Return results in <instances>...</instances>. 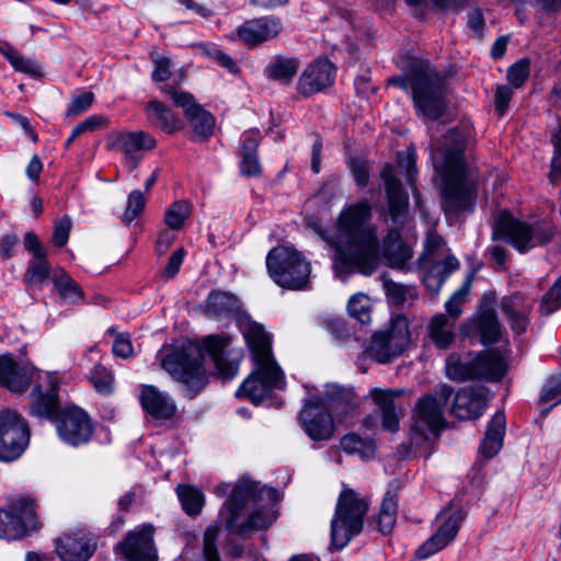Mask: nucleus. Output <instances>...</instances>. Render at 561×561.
Returning <instances> with one entry per match:
<instances>
[{
    "label": "nucleus",
    "instance_id": "obj_1",
    "mask_svg": "<svg viewBox=\"0 0 561 561\" xmlns=\"http://www.w3.org/2000/svg\"><path fill=\"white\" fill-rule=\"evenodd\" d=\"M466 140L461 129L451 128L431 146L433 167L443 182V209L450 224L462 213L472 211L477 197L476 183L465 159Z\"/></svg>",
    "mask_w": 561,
    "mask_h": 561
},
{
    "label": "nucleus",
    "instance_id": "obj_2",
    "mask_svg": "<svg viewBox=\"0 0 561 561\" xmlns=\"http://www.w3.org/2000/svg\"><path fill=\"white\" fill-rule=\"evenodd\" d=\"M371 208L363 201L350 206L339 217V233L333 267L342 280L354 272L370 275L379 264L376 231L367 225Z\"/></svg>",
    "mask_w": 561,
    "mask_h": 561
},
{
    "label": "nucleus",
    "instance_id": "obj_3",
    "mask_svg": "<svg viewBox=\"0 0 561 561\" xmlns=\"http://www.w3.org/2000/svg\"><path fill=\"white\" fill-rule=\"evenodd\" d=\"M230 342L227 334L209 335L203 340V347L190 346L162 356L161 365L183 385L184 396L193 399L207 381L203 350L210 356L224 379H232L238 374L241 355L228 352Z\"/></svg>",
    "mask_w": 561,
    "mask_h": 561
},
{
    "label": "nucleus",
    "instance_id": "obj_4",
    "mask_svg": "<svg viewBox=\"0 0 561 561\" xmlns=\"http://www.w3.org/2000/svg\"><path fill=\"white\" fill-rule=\"evenodd\" d=\"M243 336L251 351L255 368L237 390V397H244L254 404L268 398L274 389H284V373L272 355V341L263 325L248 322Z\"/></svg>",
    "mask_w": 561,
    "mask_h": 561
},
{
    "label": "nucleus",
    "instance_id": "obj_5",
    "mask_svg": "<svg viewBox=\"0 0 561 561\" xmlns=\"http://www.w3.org/2000/svg\"><path fill=\"white\" fill-rule=\"evenodd\" d=\"M400 67L403 76L389 79V84L411 92L417 114L430 118H439L446 108L445 78L428 60L416 57L402 58Z\"/></svg>",
    "mask_w": 561,
    "mask_h": 561
},
{
    "label": "nucleus",
    "instance_id": "obj_6",
    "mask_svg": "<svg viewBox=\"0 0 561 561\" xmlns=\"http://www.w3.org/2000/svg\"><path fill=\"white\" fill-rule=\"evenodd\" d=\"M266 501L275 503L278 501V492L273 488L260 486L259 483L242 478L234 484L230 497L225 503L229 517L226 519V528L238 535H245L254 530L265 529L276 519L271 508L262 506L252 512L244 522L240 516L248 503Z\"/></svg>",
    "mask_w": 561,
    "mask_h": 561
},
{
    "label": "nucleus",
    "instance_id": "obj_7",
    "mask_svg": "<svg viewBox=\"0 0 561 561\" xmlns=\"http://www.w3.org/2000/svg\"><path fill=\"white\" fill-rule=\"evenodd\" d=\"M454 393L453 387L439 385L433 396L419 399L410 431V447H423L430 434L438 433L445 426L444 408Z\"/></svg>",
    "mask_w": 561,
    "mask_h": 561
},
{
    "label": "nucleus",
    "instance_id": "obj_8",
    "mask_svg": "<svg viewBox=\"0 0 561 561\" xmlns=\"http://www.w3.org/2000/svg\"><path fill=\"white\" fill-rule=\"evenodd\" d=\"M368 501L353 489L344 488L337 499L331 520V548L343 549L350 540L363 530Z\"/></svg>",
    "mask_w": 561,
    "mask_h": 561
},
{
    "label": "nucleus",
    "instance_id": "obj_9",
    "mask_svg": "<svg viewBox=\"0 0 561 561\" xmlns=\"http://www.w3.org/2000/svg\"><path fill=\"white\" fill-rule=\"evenodd\" d=\"M411 345V331L407 317H392L388 324L375 331L365 354L378 364H389L401 357Z\"/></svg>",
    "mask_w": 561,
    "mask_h": 561
},
{
    "label": "nucleus",
    "instance_id": "obj_10",
    "mask_svg": "<svg viewBox=\"0 0 561 561\" xmlns=\"http://www.w3.org/2000/svg\"><path fill=\"white\" fill-rule=\"evenodd\" d=\"M556 227L548 221L528 224L520 221L508 213H501L494 225V238L510 241L518 251L548 243L556 234Z\"/></svg>",
    "mask_w": 561,
    "mask_h": 561
},
{
    "label": "nucleus",
    "instance_id": "obj_11",
    "mask_svg": "<svg viewBox=\"0 0 561 561\" xmlns=\"http://www.w3.org/2000/svg\"><path fill=\"white\" fill-rule=\"evenodd\" d=\"M266 267L273 280L284 288L304 289L309 283L310 264L295 249H272L266 256Z\"/></svg>",
    "mask_w": 561,
    "mask_h": 561
},
{
    "label": "nucleus",
    "instance_id": "obj_12",
    "mask_svg": "<svg viewBox=\"0 0 561 561\" xmlns=\"http://www.w3.org/2000/svg\"><path fill=\"white\" fill-rule=\"evenodd\" d=\"M507 369L506 358L495 350L482 352L469 362L449 357L446 363V376L459 382L474 379L500 381Z\"/></svg>",
    "mask_w": 561,
    "mask_h": 561
},
{
    "label": "nucleus",
    "instance_id": "obj_13",
    "mask_svg": "<svg viewBox=\"0 0 561 561\" xmlns=\"http://www.w3.org/2000/svg\"><path fill=\"white\" fill-rule=\"evenodd\" d=\"M30 443V427L24 417L11 410L0 411V460L13 461Z\"/></svg>",
    "mask_w": 561,
    "mask_h": 561
},
{
    "label": "nucleus",
    "instance_id": "obj_14",
    "mask_svg": "<svg viewBox=\"0 0 561 561\" xmlns=\"http://www.w3.org/2000/svg\"><path fill=\"white\" fill-rule=\"evenodd\" d=\"M466 513L461 508L446 507L436 516L437 529L415 551V558L425 560L450 545L457 537Z\"/></svg>",
    "mask_w": 561,
    "mask_h": 561
},
{
    "label": "nucleus",
    "instance_id": "obj_15",
    "mask_svg": "<svg viewBox=\"0 0 561 561\" xmlns=\"http://www.w3.org/2000/svg\"><path fill=\"white\" fill-rule=\"evenodd\" d=\"M59 438L67 445L78 447L88 444L94 425L88 413L78 407H66L55 421Z\"/></svg>",
    "mask_w": 561,
    "mask_h": 561
},
{
    "label": "nucleus",
    "instance_id": "obj_16",
    "mask_svg": "<svg viewBox=\"0 0 561 561\" xmlns=\"http://www.w3.org/2000/svg\"><path fill=\"white\" fill-rule=\"evenodd\" d=\"M153 533L151 525H142L128 531L115 547L116 553L126 561H157Z\"/></svg>",
    "mask_w": 561,
    "mask_h": 561
},
{
    "label": "nucleus",
    "instance_id": "obj_17",
    "mask_svg": "<svg viewBox=\"0 0 561 561\" xmlns=\"http://www.w3.org/2000/svg\"><path fill=\"white\" fill-rule=\"evenodd\" d=\"M300 421L306 434L312 440H329L333 436V419L324 410L321 397H313L306 402L300 412Z\"/></svg>",
    "mask_w": 561,
    "mask_h": 561
},
{
    "label": "nucleus",
    "instance_id": "obj_18",
    "mask_svg": "<svg viewBox=\"0 0 561 561\" xmlns=\"http://www.w3.org/2000/svg\"><path fill=\"white\" fill-rule=\"evenodd\" d=\"M37 369L25 363L16 362L12 355H0V386L11 392L23 393L32 382L37 381Z\"/></svg>",
    "mask_w": 561,
    "mask_h": 561
},
{
    "label": "nucleus",
    "instance_id": "obj_19",
    "mask_svg": "<svg viewBox=\"0 0 561 561\" xmlns=\"http://www.w3.org/2000/svg\"><path fill=\"white\" fill-rule=\"evenodd\" d=\"M495 295H483L478 313L468 322V329L480 336L482 344H494L501 336V323L494 309Z\"/></svg>",
    "mask_w": 561,
    "mask_h": 561
},
{
    "label": "nucleus",
    "instance_id": "obj_20",
    "mask_svg": "<svg viewBox=\"0 0 561 561\" xmlns=\"http://www.w3.org/2000/svg\"><path fill=\"white\" fill-rule=\"evenodd\" d=\"M386 191L389 215L396 226H402L409 214V196L404 191L396 169L386 164L380 174Z\"/></svg>",
    "mask_w": 561,
    "mask_h": 561
},
{
    "label": "nucleus",
    "instance_id": "obj_21",
    "mask_svg": "<svg viewBox=\"0 0 561 561\" xmlns=\"http://www.w3.org/2000/svg\"><path fill=\"white\" fill-rule=\"evenodd\" d=\"M336 69L328 59H317L301 73L297 89L304 96L321 92L333 84Z\"/></svg>",
    "mask_w": 561,
    "mask_h": 561
},
{
    "label": "nucleus",
    "instance_id": "obj_22",
    "mask_svg": "<svg viewBox=\"0 0 561 561\" xmlns=\"http://www.w3.org/2000/svg\"><path fill=\"white\" fill-rule=\"evenodd\" d=\"M321 399L324 410L339 422L346 420L359 405V399L353 388L336 383L327 385L324 397Z\"/></svg>",
    "mask_w": 561,
    "mask_h": 561
},
{
    "label": "nucleus",
    "instance_id": "obj_23",
    "mask_svg": "<svg viewBox=\"0 0 561 561\" xmlns=\"http://www.w3.org/2000/svg\"><path fill=\"white\" fill-rule=\"evenodd\" d=\"M489 389L484 386L460 389L454 399L451 414L459 420L480 417L488 402Z\"/></svg>",
    "mask_w": 561,
    "mask_h": 561
},
{
    "label": "nucleus",
    "instance_id": "obj_24",
    "mask_svg": "<svg viewBox=\"0 0 561 561\" xmlns=\"http://www.w3.org/2000/svg\"><path fill=\"white\" fill-rule=\"evenodd\" d=\"M48 379L47 388H44L43 383L35 382L34 389L31 393V415L38 419H47L56 421L60 413V404L58 398V385L51 380L49 375L46 376Z\"/></svg>",
    "mask_w": 561,
    "mask_h": 561
},
{
    "label": "nucleus",
    "instance_id": "obj_25",
    "mask_svg": "<svg viewBox=\"0 0 561 561\" xmlns=\"http://www.w3.org/2000/svg\"><path fill=\"white\" fill-rule=\"evenodd\" d=\"M402 393V390L382 388H374L369 391V397L381 413V425L386 431L396 433L400 428V417L403 414V408L398 400Z\"/></svg>",
    "mask_w": 561,
    "mask_h": 561
},
{
    "label": "nucleus",
    "instance_id": "obj_26",
    "mask_svg": "<svg viewBox=\"0 0 561 561\" xmlns=\"http://www.w3.org/2000/svg\"><path fill=\"white\" fill-rule=\"evenodd\" d=\"M283 30L282 20L277 16H262L244 22L237 28L240 41L247 45H257L275 38Z\"/></svg>",
    "mask_w": 561,
    "mask_h": 561
},
{
    "label": "nucleus",
    "instance_id": "obj_27",
    "mask_svg": "<svg viewBox=\"0 0 561 561\" xmlns=\"http://www.w3.org/2000/svg\"><path fill=\"white\" fill-rule=\"evenodd\" d=\"M501 310L505 316L511 330L516 335H522L527 331L530 323V313L534 301L525 298L520 293H514L504 296L501 299Z\"/></svg>",
    "mask_w": 561,
    "mask_h": 561
},
{
    "label": "nucleus",
    "instance_id": "obj_28",
    "mask_svg": "<svg viewBox=\"0 0 561 561\" xmlns=\"http://www.w3.org/2000/svg\"><path fill=\"white\" fill-rule=\"evenodd\" d=\"M139 401L144 411L154 420H170L176 413L173 398L152 385L141 387Z\"/></svg>",
    "mask_w": 561,
    "mask_h": 561
},
{
    "label": "nucleus",
    "instance_id": "obj_29",
    "mask_svg": "<svg viewBox=\"0 0 561 561\" xmlns=\"http://www.w3.org/2000/svg\"><path fill=\"white\" fill-rule=\"evenodd\" d=\"M55 550L62 561H88L95 551V542L79 531L58 538Z\"/></svg>",
    "mask_w": 561,
    "mask_h": 561
},
{
    "label": "nucleus",
    "instance_id": "obj_30",
    "mask_svg": "<svg viewBox=\"0 0 561 561\" xmlns=\"http://www.w3.org/2000/svg\"><path fill=\"white\" fill-rule=\"evenodd\" d=\"M382 254L393 268L403 270L412 257L411 248L403 242L399 230L391 229L383 239Z\"/></svg>",
    "mask_w": 561,
    "mask_h": 561
},
{
    "label": "nucleus",
    "instance_id": "obj_31",
    "mask_svg": "<svg viewBox=\"0 0 561 561\" xmlns=\"http://www.w3.org/2000/svg\"><path fill=\"white\" fill-rule=\"evenodd\" d=\"M260 133L248 130L242 135L240 172L243 176H259L262 173L257 157Z\"/></svg>",
    "mask_w": 561,
    "mask_h": 561
},
{
    "label": "nucleus",
    "instance_id": "obj_32",
    "mask_svg": "<svg viewBox=\"0 0 561 561\" xmlns=\"http://www.w3.org/2000/svg\"><path fill=\"white\" fill-rule=\"evenodd\" d=\"M145 113L148 122L165 131L167 134H173L181 129L182 123L173 111L158 100H151L145 107Z\"/></svg>",
    "mask_w": 561,
    "mask_h": 561
},
{
    "label": "nucleus",
    "instance_id": "obj_33",
    "mask_svg": "<svg viewBox=\"0 0 561 561\" xmlns=\"http://www.w3.org/2000/svg\"><path fill=\"white\" fill-rule=\"evenodd\" d=\"M186 119L193 129V139L205 140L214 130V116L204 110L193 99L187 106L183 107Z\"/></svg>",
    "mask_w": 561,
    "mask_h": 561
},
{
    "label": "nucleus",
    "instance_id": "obj_34",
    "mask_svg": "<svg viewBox=\"0 0 561 561\" xmlns=\"http://www.w3.org/2000/svg\"><path fill=\"white\" fill-rule=\"evenodd\" d=\"M460 263L454 255H448L442 261L433 263L423 276L424 286L437 294L446 279L459 268Z\"/></svg>",
    "mask_w": 561,
    "mask_h": 561
},
{
    "label": "nucleus",
    "instance_id": "obj_35",
    "mask_svg": "<svg viewBox=\"0 0 561 561\" xmlns=\"http://www.w3.org/2000/svg\"><path fill=\"white\" fill-rule=\"evenodd\" d=\"M505 427V414L503 412H496L488 425L480 447L485 458L494 457L502 448Z\"/></svg>",
    "mask_w": 561,
    "mask_h": 561
},
{
    "label": "nucleus",
    "instance_id": "obj_36",
    "mask_svg": "<svg viewBox=\"0 0 561 561\" xmlns=\"http://www.w3.org/2000/svg\"><path fill=\"white\" fill-rule=\"evenodd\" d=\"M428 335L437 348L446 350L455 341L456 322L444 313L436 314L428 324Z\"/></svg>",
    "mask_w": 561,
    "mask_h": 561
},
{
    "label": "nucleus",
    "instance_id": "obj_37",
    "mask_svg": "<svg viewBox=\"0 0 561 561\" xmlns=\"http://www.w3.org/2000/svg\"><path fill=\"white\" fill-rule=\"evenodd\" d=\"M116 145L122 151L130 157L133 167L136 168L138 160L131 157V154L154 148L157 141L150 134L140 130L135 133L119 134L116 139Z\"/></svg>",
    "mask_w": 561,
    "mask_h": 561
},
{
    "label": "nucleus",
    "instance_id": "obj_38",
    "mask_svg": "<svg viewBox=\"0 0 561 561\" xmlns=\"http://www.w3.org/2000/svg\"><path fill=\"white\" fill-rule=\"evenodd\" d=\"M299 66L300 61L297 58L276 56L265 68V73L272 80L289 83L296 76Z\"/></svg>",
    "mask_w": 561,
    "mask_h": 561
},
{
    "label": "nucleus",
    "instance_id": "obj_39",
    "mask_svg": "<svg viewBox=\"0 0 561 561\" xmlns=\"http://www.w3.org/2000/svg\"><path fill=\"white\" fill-rule=\"evenodd\" d=\"M240 307L238 297L227 291H211L206 301V312L215 316H226Z\"/></svg>",
    "mask_w": 561,
    "mask_h": 561
},
{
    "label": "nucleus",
    "instance_id": "obj_40",
    "mask_svg": "<svg viewBox=\"0 0 561 561\" xmlns=\"http://www.w3.org/2000/svg\"><path fill=\"white\" fill-rule=\"evenodd\" d=\"M398 515V500L394 492L387 491L378 514V530L383 535L390 534L396 525Z\"/></svg>",
    "mask_w": 561,
    "mask_h": 561
},
{
    "label": "nucleus",
    "instance_id": "obj_41",
    "mask_svg": "<svg viewBox=\"0 0 561 561\" xmlns=\"http://www.w3.org/2000/svg\"><path fill=\"white\" fill-rule=\"evenodd\" d=\"M14 513L8 512L7 514L10 517H14L18 519L21 526V531L16 536L21 538L27 529H33L36 527V516H35V504L32 499L21 497L13 504Z\"/></svg>",
    "mask_w": 561,
    "mask_h": 561
},
{
    "label": "nucleus",
    "instance_id": "obj_42",
    "mask_svg": "<svg viewBox=\"0 0 561 561\" xmlns=\"http://www.w3.org/2000/svg\"><path fill=\"white\" fill-rule=\"evenodd\" d=\"M382 287L390 304L402 306L417 297L414 286L397 283L387 275L381 276Z\"/></svg>",
    "mask_w": 561,
    "mask_h": 561
},
{
    "label": "nucleus",
    "instance_id": "obj_43",
    "mask_svg": "<svg viewBox=\"0 0 561 561\" xmlns=\"http://www.w3.org/2000/svg\"><path fill=\"white\" fill-rule=\"evenodd\" d=\"M176 494L186 514L194 516L201 512L204 504V495L198 489L180 484L176 488Z\"/></svg>",
    "mask_w": 561,
    "mask_h": 561
},
{
    "label": "nucleus",
    "instance_id": "obj_44",
    "mask_svg": "<svg viewBox=\"0 0 561 561\" xmlns=\"http://www.w3.org/2000/svg\"><path fill=\"white\" fill-rule=\"evenodd\" d=\"M194 48L197 49L199 55L213 59L218 65L226 68L230 73L237 75L240 71V68L233 61V59L225 51L219 49L215 44L199 43L195 44Z\"/></svg>",
    "mask_w": 561,
    "mask_h": 561
},
{
    "label": "nucleus",
    "instance_id": "obj_45",
    "mask_svg": "<svg viewBox=\"0 0 561 561\" xmlns=\"http://www.w3.org/2000/svg\"><path fill=\"white\" fill-rule=\"evenodd\" d=\"M53 282L55 288L64 300L75 304L82 299V290L80 286L64 271L56 274Z\"/></svg>",
    "mask_w": 561,
    "mask_h": 561
},
{
    "label": "nucleus",
    "instance_id": "obj_46",
    "mask_svg": "<svg viewBox=\"0 0 561 561\" xmlns=\"http://www.w3.org/2000/svg\"><path fill=\"white\" fill-rule=\"evenodd\" d=\"M373 304L367 295L356 294L351 297L347 310L352 318L362 324H368L371 320Z\"/></svg>",
    "mask_w": 561,
    "mask_h": 561
},
{
    "label": "nucleus",
    "instance_id": "obj_47",
    "mask_svg": "<svg viewBox=\"0 0 561 561\" xmlns=\"http://www.w3.org/2000/svg\"><path fill=\"white\" fill-rule=\"evenodd\" d=\"M50 275V267L46 256L33 257L25 272V283L28 286H42Z\"/></svg>",
    "mask_w": 561,
    "mask_h": 561
},
{
    "label": "nucleus",
    "instance_id": "obj_48",
    "mask_svg": "<svg viewBox=\"0 0 561 561\" xmlns=\"http://www.w3.org/2000/svg\"><path fill=\"white\" fill-rule=\"evenodd\" d=\"M472 276H468L459 289H457L445 304L446 316L456 320L462 313L461 306L467 301L470 291Z\"/></svg>",
    "mask_w": 561,
    "mask_h": 561
},
{
    "label": "nucleus",
    "instance_id": "obj_49",
    "mask_svg": "<svg viewBox=\"0 0 561 561\" xmlns=\"http://www.w3.org/2000/svg\"><path fill=\"white\" fill-rule=\"evenodd\" d=\"M398 164L400 170L404 173L408 184L411 186L413 191V195L415 198H419V193L414 187V183L416 180V153L414 149H409L407 151H400L397 154Z\"/></svg>",
    "mask_w": 561,
    "mask_h": 561
},
{
    "label": "nucleus",
    "instance_id": "obj_50",
    "mask_svg": "<svg viewBox=\"0 0 561 561\" xmlns=\"http://www.w3.org/2000/svg\"><path fill=\"white\" fill-rule=\"evenodd\" d=\"M4 56L15 70L31 77H39L42 75V68L35 60L24 57L13 48L8 49Z\"/></svg>",
    "mask_w": 561,
    "mask_h": 561
},
{
    "label": "nucleus",
    "instance_id": "obj_51",
    "mask_svg": "<svg viewBox=\"0 0 561 561\" xmlns=\"http://www.w3.org/2000/svg\"><path fill=\"white\" fill-rule=\"evenodd\" d=\"M540 403L556 407L561 403V373L551 376L541 389Z\"/></svg>",
    "mask_w": 561,
    "mask_h": 561
},
{
    "label": "nucleus",
    "instance_id": "obj_52",
    "mask_svg": "<svg viewBox=\"0 0 561 561\" xmlns=\"http://www.w3.org/2000/svg\"><path fill=\"white\" fill-rule=\"evenodd\" d=\"M191 214V205L186 201L173 203L164 216L165 224L171 229H180Z\"/></svg>",
    "mask_w": 561,
    "mask_h": 561
},
{
    "label": "nucleus",
    "instance_id": "obj_53",
    "mask_svg": "<svg viewBox=\"0 0 561 561\" xmlns=\"http://www.w3.org/2000/svg\"><path fill=\"white\" fill-rule=\"evenodd\" d=\"M561 307V276L553 283L551 288L543 295L540 302V312L550 316Z\"/></svg>",
    "mask_w": 561,
    "mask_h": 561
},
{
    "label": "nucleus",
    "instance_id": "obj_54",
    "mask_svg": "<svg viewBox=\"0 0 561 561\" xmlns=\"http://www.w3.org/2000/svg\"><path fill=\"white\" fill-rule=\"evenodd\" d=\"M91 381L95 390L102 394H111L113 392L114 378L105 367L98 365L91 371Z\"/></svg>",
    "mask_w": 561,
    "mask_h": 561
},
{
    "label": "nucleus",
    "instance_id": "obj_55",
    "mask_svg": "<svg viewBox=\"0 0 561 561\" xmlns=\"http://www.w3.org/2000/svg\"><path fill=\"white\" fill-rule=\"evenodd\" d=\"M340 444L341 448L347 454H363L374 447L370 439H363L354 433L343 436Z\"/></svg>",
    "mask_w": 561,
    "mask_h": 561
},
{
    "label": "nucleus",
    "instance_id": "obj_56",
    "mask_svg": "<svg viewBox=\"0 0 561 561\" xmlns=\"http://www.w3.org/2000/svg\"><path fill=\"white\" fill-rule=\"evenodd\" d=\"M219 536L218 526H209L204 533V558L205 561H220L216 541Z\"/></svg>",
    "mask_w": 561,
    "mask_h": 561
},
{
    "label": "nucleus",
    "instance_id": "obj_57",
    "mask_svg": "<svg viewBox=\"0 0 561 561\" xmlns=\"http://www.w3.org/2000/svg\"><path fill=\"white\" fill-rule=\"evenodd\" d=\"M529 77V61L522 59L513 64L507 70V79L514 88H522Z\"/></svg>",
    "mask_w": 561,
    "mask_h": 561
},
{
    "label": "nucleus",
    "instance_id": "obj_58",
    "mask_svg": "<svg viewBox=\"0 0 561 561\" xmlns=\"http://www.w3.org/2000/svg\"><path fill=\"white\" fill-rule=\"evenodd\" d=\"M145 207V198L140 191H133L128 196L127 207L123 215V221L125 224H130L134 221L141 213Z\"/></svg>",
    "mask_w": 561,
    "mask_h": 561
},
{
    "label": "nucleus",
    "instance_id": "obj_59",
    "mask_svg": "<svg viewBox=\"0 0 561 561\" xmlns=\"http://www.w3.org/2000/svg\"><path fill=\"white\" fill-rule=\"evenodd\" d=\"M20 531L21 526L18 519L10 517L7 511L0 510V539L14 540Z\"/></svg>",
    "mask_w": 561,
    "mask_h": 561
},
{
    "label": "nucleus",
    "instance_id": "obj_60",
    "mask_svg": "<svg viewBox=\"0 0 561 561\" xmlns=\"http://www.w3.org/2000/svg\"><path fill=\"white\" fill-rule=\"evenodd\" d=\"M94 100V94L90 91H84L81 94L73 96L69 104V107L66 111V116H78L81 113L89 110Z\"/></svg>",
    "mask_w": 561,
    "mask_h": 561
},
{
    "label": "nucleus",
    "instance_id": "obj_61",
    "mask_svg": "<svg viewBox=\"0 0 561 561\" xmlns=\"http://www.w3.org/2000/svg\"><path fill=\"white\" fill-rule=\"evenodd\" d=\"M71 226L72 222L69 216H64L56 221L53 232V242L55 245L61 248L68 242Z\"/></svg>",
    "mask_w": 561,
    "mask_h": 561
},
{
    "label": "nucleus",
    "instance_id": "obj_62",
    "mask_svg": "<svg viewBox=\"0 0 561 561\" xmlns=\"http://www.w3.org/2000/svg\"><path fill=\"white\" fill-rule=\"evenodd\" d=\"M551 141L554 149V154L551 161V181L554 182L561 176V128L552 134Z\"/></svg>",
    "mask_w": 561,
    "mask_h": 561
},
{
    "label": "nucleus",
    "instance_id": "obj_63",
    "mask_svg": "<svg viewBox=\"0 0 561 561\" xmlns=\"http://www.w3.org/2000/svg\"><path fill=\"white\" fill-rule=\"evenodd\" d=\"M113 353L122 357L124 359H127L133 356L134 348L130 341V336L128 333H121L116 335V339L113 343L112 347Z\"/></svg>",
    "mask_w": 561,
    "mask_h": 561
},
{
    "label": "nucleus",
    "instance_id": "obj_64",
    "mask_svg": "<svg viewBox=\"0 0 561 561\" xmlns=\"http://www.w3.org/2000/svg\"><path fill=\"white\" fill-rule=\"evenodd\" d=\"M154 68L151 78L156 82L167 81L171 77V60L168 57H157L153 59Z\"/></svg>",
    "mask_w": 561,
    "mask_h": 561
}]
</instances>
